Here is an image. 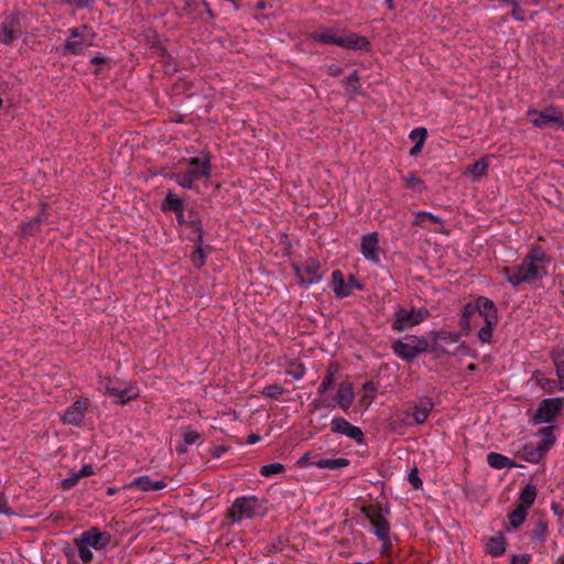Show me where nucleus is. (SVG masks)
Here are the masks:
<instances>
[{
    "label": "nucleus",
    "mask_w": 564,
    "mask_h": 564,
    "mask_svg": "<svg viewBox=\"0 0 564 564\" xmlns=\"http://www.w3.org/2000/svg\"><path fill=\"white\" fill-rule=\"evenodd\" d=\"M312 39L322 44L338 45L355 50H362L369 46V41L365 36H360L355 33L344 34L333 28H327L312 33Z\"/></svg>",
    "instance_id": "1"
},
{
    "label": "nucleus",
    "mask_w": 564,
    "mask_h": 564,
    "mask_svg": "<svg viewBox=\"0 0 564 564\" xmlns=\"http://www.w3.org/2000/svg\"><path fill=\"white\" fill-rule=\"evenodd\" d=\"M545 252L540 247H534L522 260L525 273L521 276L512 278V285L518 286L521 283H532L545 274L544 269Z\"/></svg>",
    "instance_id": "2"
},
{
    "label": "nucleus",
    "mask_w": 564,
    "mask_h": 564,
    "mask_svg": "<svg viewBox=\"0 0 564 564\" xmlns=\"http://www.w3.org/2000/svg\"><path fill=\"white\" fill-rule=\"evenodd\" d=\"M540 433L545 436L536 446L524 445L517 452V456L521 459L538 464L546 455L549 449L554 445L556 437L554 435V426H545L540 430Z\"/></svg>",
    "instance_id": "3"
},
{
    "label": "nucleus",
    "mask_w": 564,
    "mask_h": 564,
    "mask_svg": "<svg viewBox=\"0 0 564 564\" xmlns=\"http://www.w3.org/2000/svg\"><path fill=\"white\" fill-rule=\"evenodd\" d=\"M361 512L369 520L379 540H387L390 534V523L382 513L380 505L362 506Z\"/></svg>",
    "instance_id": "4"
},
{
    "label": "nucleus",
    "mask_w": 564,
    "mask_h": 564,
    "mask_svg": "<svg viewBox=\"0 0 564 564\" xmlns=\"http://www.w3.org/2000/svg\"><path fill=\"white\" fill-rule=\"evenodd\" d=\"M394 316L395 318L392 324V328L398 332H403L406 328H410L422 323L429 316V311L426 308L406 310L403 307H399L395 311Z\"/></svg>",
    "instance_id": "5"
},
{
    "label": "nucleus",
    "mask_w": 564,
    "mask_h": 564,
    "mask_svg": "<svg viewBox=\"0 0 564 564\" xmlns=\"http://www.w3.org/2000/svg\"><path fill=\"white\" fill-rule=\"evenodd\" d=\"M260 503L256 497H241L234 502L229 516L234 522H239L243 518H252L259 513Z\"/></svg>",
    "instance_id": "6"
},
{
    "label": "nucleus",
    "mask_w": 564,
    "mask_h": 564,
    "mask_svg": "<svg viewBox=\"0 0 564 564\" xmlns=\"http://www.w3.org/2000/svg\"><path fill=\"white\" fill-rule=\"evenodd\" d=\"M528 117L535 127L564 126L563 113L556 107H547L542 111H529Z\"/></svg>",
    "instance_id": "7"
},
{
    "label": "nucleus",
    "mask_w": 564,
    "mask_h": 564,
    "mask_svg": "<svg viewBox=\"0 0 564 564\" xmlns=\"http://www.w3.org/2000/svg\"><path fill=\"white\" fill-rule=\"evenodd\" d=\"M293 269L295 270L301 283L305 285L317 283L323 278L321 264L313 258L307 259L301 264H294Z\"/></svg>",
    "instance_id": "8"
},
{
    "label": "nucleus",
    "mask_w": 564,
    "mask_h": 564,
    "mask_svg": "<svg viewBox=\"0 0 564 564\" xmlns=\"http://www.w3.org/2000/svg\"><path fill=\"white\" fill-rule=\"evenodd\" d=\"M562 406V398H551L542 400L534 415V423L539 424L542 422H552L561 413Z\"/></svg>",
    "instance_id": "9"
},
{
    "label": "nucleus",
    "mask_w": 564,
    "mask_h": 564,
    "mask_svg": "<svg viewBox=\"0 0 564 564\" xmlns=\"http://www.w3.org/2000/svg\"><path fill=\"white\" fill-rule=\"evenodd\" d=\"M89 35L90 31L87 25L73 30L70 36L66 40L65 50L72 54L82 52L85 47L91 45V40L88 37Z\"/></svg>",
    "instance_id": "10"
},
{
    "label": "nucleus",
    "mask_w": 564,
    "mask_h": 564,
    "mask_svg": "<svg viewBox=\"0 0 564 564\" xmlns=\"http://www.w3.org/2000/svg\"><path fill=\"white\" fill-rule=\"evenodd\" d=\"M433 335V345L431 346V351H441L445 355H455L457 349L451 350L445 346L449 344H457L460 339L459 333H451V332H441V333H432Z\"/></svg>",
    "instance_id": "11"
},
{
    "label": "nucleus",
    "mask_w": 564,
    "mask_h": 564,
    "mask_svg": "<svg viewBox=\"0 0 564 564\" xmlns=\"http://www.w3.org/2000/svg\"><path fill=\"white\" fill-rule=\"evenodd\" d=\"M82 544H86L87 546H91L95 550L105 549L110 542V534L107 532H100L96 528H91L80 534L78 538Z\"/></svg>",
    "instance_id": "12"
},
{
    "label": "nucleus",
    "mask_w": 564,
    "mask_h": 564,
    "mask_svg": "<svg viewBox=\"0 0 564 564\" xmlns=\"http://www.w3.org/2000/svg\"><path fill=\"white\" fill-rule=\"evenodd\" d=\"M330 430L333 433L346 435L358 443L362 442L364 433L360 427L350 424L344 417H335L330 423Z\"/></svg>",
    "instance_id": "13"
},
{
    "label": "nucleus",
    "mask_w": 564,
    "mask_h": 564,
    "mask_svg": "<svg viewBox=\"0 0 564 564\" xmlns=\"http://www.w3.org/2000/svg\"><path fill=\"white\" fill-rule=\"evenodd\" d=\"M111 379L109 377H105L100 379V383L105 387L106 392L109 395L116 398V403L126 404L128 401L135 399L139 394L138 392L129 387V388H116L110 386Z\"/></svg>",
    "instance_id": "14"
},
{
    "label": "nucleus",
    "mask_w": 564,
    "mask_h": 564,
    "mask_svg": "<svg viewBox=\"0 0 564 564\" xmlns=\"http://www.w3.org/2000/svg\"><path fill=\"white\" fill-rule=\"evenodd\" d=\"M88 400H77L75 401L67 410L65 411L63 415V422L67 424L78 425L85 415V412L87 410Z\"/></svg>",
    "instance_id": "15"
},
{
    "label": "nucleus",
    "mask_w": 564,
    "mask_h": 564,
    "mask_svg": "<svg viewBox=\"0 0 564 564\" xmlns=\"http://www.w3.org/2000/svg\"><path fill=\"white\" fill-rule=\"evenodd\" d=\"M379 246V238L377 232H371L362 237L361 240V253L362 256L373 262L379 261L377 253Z\"/></svg>",
    "instance_id": "16"
},
{
    "label": "nucleus",
    "mask_w": 564,
    "mask_h": 564,
    "mask_svg": "<svg viewBox=\"0 0 564 564\" xmlns=\"http://www.w3.org/2000/svg\"><path fill=\"white\" fill-rule=\"evenodd\" d=\"M188 175L194 180L208 177L210 175L209 158L206 156L203 161L198 158H192L188 161Z\"/></svg>",
    "instance_id": "17"
},
{
    "label": "nucleus",
    "mask_w": 564,
    "mask_h": 564,
    "mask_svg": "<svg viewBox=\"0 0 564 564\" xmlns=\"http://www.w3.org/2000/svg\"><path fill=\"white\" fill-rule=\"evenodd\" d=\"M433 408V403L430 400L421 402L420 404H414L410 406L406 411V415H411L416 424H423Z\"/></svg>",
    "instance_id": "18"
},
{
    "label": "nucleus",
    "mask_w": 564,
    "mask_h": 564,
    "mask_svg": "<svg viewBox=\"0 0 564 564\" xmlns=\"http://www.w3.org/2000/svg\"><path fill=\"white\" fill-rule=\"evenodd\" d=\"M20 31L15 29V21L13 18L6 19L1 24L0 42L8 45L13 40L20 36Z\"/></svg>",
    "instance_id": "19"
},
{
    "label": "nucleus",
    "mask_w": 564,
    "mask_h": 564,
    "mask_svg": "<svg viewBox=\"0 0 564 564\" xmlns=\"http://www.w3.org/2000/svg\"><path fill=\"white\" fill-rule=\"evenodd\" d=\"M476 310L479 316H482L485 322L489 319V316L498 318V312L495 303L485 296H479L476 300Z\"/></svg>",
    "instance_id": "20"
},
{
    "label": "nucleus",
    "mask_w": 564,
    "mask_h": 564,
    "mask_svg": "<svg viewBox=\"0 0 564 564\" xmlns=\"http://www.w3.org/2000/svg\"><path fill=\"white\" fill-rule=\"evenodd\" d=\"M487 463L495 469L520 467L514 460L496 452H491L487 455Z\"/></svg>",
    "instance_id": "21"
},
{
    "label": "nucleus",
    "mask_w": 564,
    "mask_h": 564,
    "mask_svg": "<svg viewBox=\"0 0 564 564\" xmlns=\"http://www.w3.org/2000/svg\"><path fill=\"white\" fill-rule=\"evenodd\" d=\"M332 282L335 295L339 299L346 297L351 293L350 284L345 283L344 274L339 270H335L332 274Z\"/></svg>",
    "instance_id": "22"
},
{
    "label": "nucleus",
    "mask_w": 564,
    "mask_h": 564,
    "mask_svg": "<svg viewBox=\"0 0 564 564\" xmlns=\"http://www.w3.org/2000/svg\"><path fill=\"white\" fill-rule=\"evenodd\" d=\"M551 358L556 370L558 384L564 389V347H556L551 351Z\"/></svg>",
    "instance_id": "23"
},
{
    "label": "nucleus",
    "mask_w": 564,
    "mask_h": 564,
    "mask_svg": "<svg viewBox=\"0 0 564 564\" xmlns=\"http://www.w3.org/2000/svg\"><path fill=\"white\" fill-rule=\"evenodd\" d=\"M392 348L397 356L401 357L406 361H412L416 357V354L413 351V347L410 340H405V338L403 340H395L392 345Z\"/></svg>",
    "instance_id": "24"
},
{
    "label": "nucleus",
    "mask_w": 564,
    "mask_h": 564,
    "mask_svg": "<svg viewBox=\"0 0 564 564\" xmlns=\"http://www.w3.org/2000/svg\"><path fill=\"white\" fill-rule=\"evenodd\" d=\"M44 215H45V205L42 204V213H41V215L34 217L30 221H26V223L22 224V226H21V235L24 236V237L33 236L39 230V228L41 227V225H42V223L44 220Z\"/></svg>",
    "instance_id": "25"
},
{
    "label": "nucleus",
    "mask_w": 564,
    "mask_h": 564,
    "mask_svg": "<svg viewBox=\"0 0 564 564\" xmlns=\"http://www.w3.org/2000/svg\"><path fill=\"white\" fill-rule=\"evenodd\" d=\"M536 495V487L533 484H528L520 492L519 506L524 509H529L534 503Z\"/></svg>",
    "instance_id": "26"
},
{
    "label": "nucleus",
    "mask_w": 564,
    "mask_h": 564,
    "mask_svg": "<svg viewBox=\"0 0 564 564\" xmlns=\"http://www.w3.org/2000/svg\"><path fill=\"white\" fill-rule=\"evenodd\" d=\"M487 170H488L487 160L480 159V160L476 161L475 163L468 165L465 169L464 174L465 175L470 174V175H473L475 181H478L487 174Z\"/></svg>",
    "instance_id": "27"
},
{
    "label": "nucleus",
    "mask_w": 564,
    "mask_h": 564,
    "mask_svg": "<svg viewBox=\"0 0 564 564\" xmlns=\"http://www.w3.org/2000/svg\"><path fill=\"white\" fill-rule=\"evenodd\" d=\"M354 400V394L351 387H344V384H340L338 391H337V403L343 410H348V408L351 405Z\"/></svg>",
    "instance_id": "28"
},
{
    "label": "nucleus",
    "mask_w": 564,
    "mask_h": 564,
    "mask_svg": "<svg viewBox=\"0 0 564 564\" xmlns=\"http://www.w3.org/2000/svg\"><path fill=\"white\" fill-rule=\"evenodd\" d=\"M186 226L188 228H191L196 234L197 237L193 238L194 241L203 240V236H204L203 226H202L199 217L197 216V214L195 212H193V210L188 212Z\"/></svg>",
    "instance_id": "29"
},
{
    "label": "nucleus",
    "mask_w": 564,
    "mask_h": 564,
    "mask_svg": "<svg viewBox=\"0 0 564 564\" xmlns=\"http://www.w3.org/2000/svg\"><path fill=\"white\" fill-rule=\"evenodd\" d=\"M349 459L347 458H324V459H319L315 463V466L317 468H321V469H324V468H327V469H339V468H344V467H347L349 465Z\"/></svg>",
    "instance_id": "30"
},
{
    "label": "nucleus",
    "mask_w": 564,
    "mask_h": 564,
    "mask_svg": "<svg viewBox=\"0 0 564 564\" xmlns=\"http://www.w3.org/2000/svg\"><path fill=\"white\" fill-rule=\"evenodd\" d=\"M405 340H410L413 351L417 355L426 351H431V346L425 337H417L413 335H406Z\"/></svg>",
    "instance_id": "31"
},
{
    "label": "nucleus",
    "mask_w": 564,
    "mask_h": 564,
    "mask_svg": "<svg viewBox=\"0 0 564 564\" xmlns=\"http://www.w3.org/2000/svg\"><path fill=\"white\" fill-rule=\"evenodd\" d=\"M498 318L494 316H489V319L485 322V326H482L478 332V337L482 343H490L492 337L494 326L497 325Z\"/></svg>",
    "instance_id": "32"
},
{
    "label": "nucleus",
    "mask_w": 564,
    "mask_h": 564,
    "mask_svg": "<svg viewBox=\"0 0 564 564\" xmlns=\"http://www.w3.org/2000/svg\"><path fill=\"white\" fill-rule=\"evenodd\" d=\"M164 210H173L175 213L183 209V202L174 193L169 192L162 204Z\"/></svg>",
    "instance_id": "33"
},
{
    "label": "nucleus",
    "mask_w": 564,
    "mask_h": 564,
    "mask_svg": "<svg viewBox=\"0 0 564 564\" xmlns=\"http://www.w3.org/2000/svg\"><path fill=\"white\" fill-rule=\"evenodd\" d=\"M488 553L492 556H500L506 552V542L502 536L490 538L487 544Z\"/></svg>",
    "instance_id": "34"
},
{
    "label": "nucleus",
    "mask_w": 564,
    "mask_h": 564,
    "mask_svg": "<svg viewBox=\"0 0 564 564\" xmlns=\"http://www.w3.org/2000/svg\"><path fill=\"white\" fill-rule=\"evenodd\" d=\"M547 527V521L544 519V516H542L534 524L532 539L544 542L549 532Z\"/></svg>",
    "instance_id": "35"
},
{
    "label": "nucleus",
    "mask_w": 564,
    "mask_h": 564,
    "mask_svg": "<svg viewBox=\"0 0 564 564\" xmlns=\"http://www.w3.org/2000/svg\"><path fill=\"white\" fill-rule=\"evenodd\" d=\"M426 220H430L434 224H443V220L436 216V215H433L431 213H427V212H417L415 213V217L414 219L412 220V226H423V224L426 221Z\"/></svg>",
    "instance_id": "36"
},
{
    "label": "nucleus",
    "mask_w": 564,
    "mask_h": 564,
    "mask_svg": "<svg viewBox=\"0 0 564 564\" xmlns=\"http://www.w3.org/2000/svg\"><path fill=\"white\" fill-rule=\"evenodd\" d=\"M528 509L518 506L510 514L509 521L512 528H519L527 518Z\"/></svg>",
    "instance_id": "37"
},
{
    "label": "nucleus",
    "mask_w": 564,
    "mask_h": 564,
    "mask_svg": "<svg viewBox=\"0 0 564 564\" xmlns=\"http://www.w3.org/2000/svg\"><path fill=\"white\" fill-rule=\"evenodd\" d=\"M345 88H346V93L349 95H355V94L359 93L360 84H359V77L357 76V73H352L346 78Z\"/></svg>",
    "instance_id": "38"
},
{
    "label": "nucleus",
    "mask_w": 564,
    "mask_h": 564,
    "mask_svg": "<svg viewBox=\"0 0 564 564\" xmlns=\"http://www.w3.org/2000/svg\"><path fill=\"white\" fill-rule=\"evenodd\" d=\"M284 392L285 390L283 387L276 383L265 386L261 391L262 395L275 400L279 399Z\"/></svg>",
    "instance_id": "39"
},
{
    "label": "nucleus",
    "mask_w": 564,
    "mask_h": 564,
    "mask_svg": "<svg viewBox=\"0 0 564 564\" xmlns=\"http://www.w3.org/2000/svg\"><path fill=\"white\" fill-rule=\"evenodd\" d=\"M195 250L192 254V262L196 268H200L205 264V256L203 251V240L195 241Z\"/></svg>",
    "instance_id": "40"
},
{
    "label": "nucleus",
    "mask_w": 564,
    "mask_h": 564,
    "mask_svg": "<svg viewBox=\"0 0 564 564\" xmlns=\"http://www.w3.org/2000/svg\"><path fill=\"white\" fill-rule=\"evenodd\" d=\"M285 373L293 377L295 380H300L305 373V368L302 364L292 361L289 364Z\"/></svg>",
    "instance_id": "41"
},
{
    "label": "nucleus",
    "mask_w": 564,
    "mask_h": 564,
    "mask_svg": "<svg viewBox=\"0 0 564 564\" xmlns=\"http://www.w3.org/2000/svg\"><path fill=\"white\" fill-rule=\"evenodd\" d=\"M282 471H284V465L281 463L268 464V465L262 466L260 469V474L263 477H270L272 475L280 474Z\"/></svg>",
    "instance_id": "42"
},
{
    "label": "nucleus",
    "mask_w": 564,
    "mask_h": 564,
    "mask_svg": "<svg viewBox=\"0 0 564 564\" xmlns=\"http://www.w3.org/2000/svg\"><path fill=\"white\" fill-rule=\"evenodd\" d=\"M151 482L152 480L150 479L149 476H141L137 479H134L131 484H129L127 487L128 488H131V487H138L140 488L142 491H150L151 490Z\"/></svg>",
    "instance_id": "43"
},
{
    "label": "nucleus",
    "mask_w": 564,
    "mask_h": 564,
    "mask_svg": "<svg viewBox=\"0 0 564 564\" xmlns=\"http://www.w3.org/2000/svg\"><path fill=\"white\" fill-rule=\"evenodd\" d=\"M339 367L336 362H330L327 367V373L323 380V383L328 388H332L335 382V375L337 373Z\"/></svg>",
    "instance_id": "44"
},
{
    "label": "nucleus",
    "mask_w": 564,
    "mask_h": 564,
    "mask_svg": "<svg viewBox=\"0 0 564 564\" xmlns=\"http://www.w3.org/2000/svg\"><path fill=\"white\" fill-rule=\"evenodd\" d=\"M76 545L78 547L79 557L84 563H89L93 560V552L89 546L82 544L80 540L76 539Z\"/></svg>",
    "instance_id": "45"
},
{
    "label": "nucleus",
    "mask_w": 564,
    "mask_h": 564,
    "mask_svg": "<svg viewBox=\"0 0 564 564\" xmlns=\"http://www.w3.org/2000/svg\"><path fill=\"white\" fill-rule=\"evenodd\" d=\"M173 178L180 186L184 188H191L194 183V180L188 175L187 172L174 174Z\"/></svg>",
    "instance_id": "46"
},
{
    "label": "nucleus",
    "mask_w": 564,
    "mask_h": 564,
    "mask_svg": "<svg viewBox=\"0 0 564 564\" xmlns=\"http://www.w3.org/2000/svg\"><path fill=\"white\" fill-rule=\"evenodd\" d=\"M523 273H525V269H524V265H523V262L516 267V268H505L503 269V274L506 275L507 280L512 284V278L518 275V276H521L523 275Z\"/></svg>",
    "instance_id": "47"
},
{
    "label": "nucleus",
    "mask_w": 564,
    "mask_h": 564,
    "mask_svg": "<svg viewBox=\"0 0 564 564\" xmlns=\"http://www.w3.org/2000/svg\"><path fill=\"white\" fill-rule=\"evenodd\" d=\"M409 482L413 486L414 489H420L423 486V481L419 477V470L416 467H413L408 475Z\"/></svg>",
    "instance_id": "48"
},
{
    "label": "nucleus",
    "mask_w": 564,
    "mask_h": 564,
    "mask_svg": "<svg viewBox=\"0 0 564 564\" xmlns=\"http://www.w3.org/2000/svg\"><path fill=\"white\" fill-rule=\"evenodd\" d=\"M410 138L416 143V141H422V143L425 142L427 138V130L423 127L415 128L411 131Z\"/></svg>",
    "instance_id": "49"
},
{
    "label": "nucleus",
    "mask_w": 564,
    "mask_h": 564,
    "mask_svg": "<svg viewBox=\"0 0 564 564\" xmlns=\"http://www.w3.org/2000/svg\"><path fill=\"white\" fill-rule=\"evenodd\" d=\"M200 437L199 433L191 427H186L184 432V443L192 445Z\"/></svg>",
    "instance_id": "50"
},
{
    "label": "nucleus",
    "mask_w": 564,
    "mask_h": 564,
    "mask_svg": "<svg viewBox=\"0 0 564 564\" xmlns=\"http://www.w3.org/2000/svg\"><path fill=\"white\" fill-rule=\"evenodd\" d=\"M477 313V310H476V303L475 304H470V303H467L465 306H464V312H463V321H467V319H470L473 315H475Z\"/></svg>",
    "instance_id": "51"
},
{
    "label": "nucleus",
    "mask_w": 564,
    "mask_h": 564,
    "mask_svg": "<svg viewBox=\"0 0 564 564\" xmlns=\"http://www.w3.org/2000/svg\"><path fill=\"white\" fill-rule=\"evenodd\" d=\"M78 480H79V476H77V474H75L74 476H72L69 478L63 479L62 488L64 490H69L78 482Z\"/></svg>",
    "instance_id": "52"
},
{
    "label": "nucleus",
    "mask_w": 564,
    "mask_h": 564,
    "mask_svg": "<svg viewBox=\"0 0 564 564\" xmlns=\"http://www.w3.org/2000/svg\"><path fill=\"white\" fill-rule=\"evenodd\" d=\"M0 513L11 516L14 514L12 509L8 506V501L4 498V495H0Z\"/></svg>",
    "instance_id": "53"
},
{
    "label": "nucleus",
    "mask_w": 564,
    "mask_h": 564,
    "mask_svg": "<svg viewBox=\"0 0 564 564\" xmlns=\"http://www.w3.org/2000/svg\"><path fill=\"white\" fill-rule=\"evenodd\" d=\"M531 561V555L523 554V555H513L510 564H529Z\"/></svg>",
    "instance_id": "54"
},
{
    "label": "nucleus",
    "mask_w": 564,
    "mask_h": 564,
    "mask_svg": "<svg viewBox=\"0 0 564 564\" xmlns=\"http://www.w3.org/2000/svg\"><path fill=\"white\" fill-rule=\"evenodd\" d=\"M94 474V469L91 465H84L77 476H79V479L82 477H87Z\"/></svg>",
    "instance_id": "55"
},
{
    "label": "nucleus",
    "mask_w": 564,
    "mask_h": 564,
    "mask_svg": "<svg viewBox=\"0 0 564 564\" xmlns=\"http://www.w3.org/2000/svg\"><path fill=\"white\" fill-rule=\"evenodd\" d=\"M551 509L554 512V514L557 516L558 521L562 522L564 512H563V509L561 508V506L556 502H553L551 505Z\"/></svg>",
    "instance_id": "56"
},
{
    "label": "nucleus",
    "mask_w": 564,
    "mask_h": 564,
    "mask_svg": "<svg viewBox=\"0 0 564 564\" xmlns=\"http://www.w3.org/2000/svg\"><path fill=\"white\" fill-rule=\"evenodd\" d=\"M166 487V482L163 480H156L151 482V490L156 491Z\"/></svg>",
    "instance_id": "57"
},
{
    "label": "nucleus",
    "mask_w": 564,
    "mask_h": 564,
    "mask_svg": "<svg viewBox=\"0 0 564 564\" xmlns=\"http://www.w3.org/2000/svg\"><path fill=\"white\" fill-rule=\"evenodd\" d=\"M406 182H408L409 186H412V187H414V186H416V185H421V184H422V181H421L419 177H416L415 175H413V174H412V175H410V176L406 178Z\"/></svg>",
    "instance_id": "58"
},
{
    "label": "nucleus",
    "mask_w": 564,
    "mask_h": 564,
    "mask_svg": "<svg viewBox=\"0 0 564 564\" xmlns=\"http://www.w3.org/2000/svg\"><path fill=\"white\" fill-rule=\"evenodd\" d=\"M423 145L424 143H422V141H416V143L410 150V155H416L417 153H420Z\"/></svg>",
    "instance_id": "59"
},
{
    "label": "nucleus",
    "mask_w": 564,
    "mask_h": 564,
    "mask_svg": "<svg viewBox=\"0 0 564 564\" xmlns=\"http://www.w3.org/2000/svg\"><path fill=\"white\" fill-rule=\"evenodd\" d=\"M381 541L383 542L382 549H381V553L382 554H388L389 550L392 546V543L390 541V536L387 540H381Z\"/></svg>",
    "instance_id": "60"
},
{
    "label": "nucleus",
    "mask_w": 564,
    "mask_h": 564,
    "mask_svg": "<svg viewBox=\"0 0 564 564\" xmlns=\"http://www.w3.org/2000/svg\"><path fill=\"white\" fill-rule=\"evenodd\" d=\"M347 284H350L351 289L352 288L362 289V285L357 281V279L352 274L349 275Z\"/></svg>",
    "instance_id": "61"
},
{
    "label": "nucleus",
    "mask_w": 564,
    "mask_h": 564,
    "mask_svg": "<svg viewBox=\"0 0 564 564\" xmlns=\"http://www.w3.org/2000/svg\"><path fill=\"white\" fill-rule=\"evenodd\" d=\"M94 0H79L78 2H76L77 7L78 8H90L91 4H93Z\"/></svg>",
    "instance_id": "62"
},
{
    "label": "nucleus",
    "mask_w": 564,
    "mask_h": 564,
    "mask_svg": "<svg viewBox=\"0 0 564 564\" xmlns=\"http://www.w3.org/2000/svg\"><path fill=\"white\" fill-rule=\"evenodd\" d=\"M176 216H177V221H178L180 225H186L187 218L185 217L183 209L177 212Z\"/></svg>",
    "instance_id": "63"
},
{
    "label": "nucleus",
    "mask_w": 564,
    "mask_h": 564,
    "mask_svg": "<svg viewBox=\"0 0 564 564\" xmlns=\"http://www.w3.org/2000/svg\"><path fill=\"white\" fill-rule=\"evenodd\" d=\"M364 390L366 391H375L377 389L376 384L373 381H367L364 383L362 386Z\"/></svg>",
    "instance_id": "64"
}]
</instances>
